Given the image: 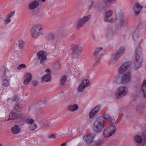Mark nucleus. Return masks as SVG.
Masks as SVG:
<instances>
[{"label": "nucleus", "instance_id": "obj_51", "mask_svg": "<svg viewBox=\"0 0 146 146\" xmlns=\"http://www.w3.org/2000/svg\"><path fill=\"white\" fill-rule=\"evenodd\" d=\"M26 65L24 64H21L19 65L17 67V69L18 70L21 69L22 68H25Z\"/></svg>", "mask_w": 146, "mask_h": 146}, {"label": "nucleus", "instance_id": "obj_47", "mask_svg": "<svg viewBox=\"0 0 146 146\" xmlns=\"http://www.w3.org/2000/svg\"><path fill=\"white\" fill-rule=\"evenodd\" d=\"M11 21L10 19L7 16L5 19L4 20V23L5 24H7L9 23Z\"/></svg>", "mask_w": 146, "mask_h": 146}, {"label": "nucleus", "instance_id": "obj_24", "mask_svg": "<svg viewBox=\"0 0 146 146\" xmlns=\"http://www.w3.org/2000/svg\"><path fill=\"white\" fill-rule=\"evenodd\" d=\"M78 108V106L76 104H74L69 106L68 108V110L69 111L73 112L77 110Z\"/></svg>", "mask_w": 146, "mask_h": 146}, {"label": "nucleus", "instance_id": "obj_35", "mask_svg": "<svg viewBox=\"0 0 146 146\" xmlns=\"http://www.w3.org/2000/svg\"><path fill=\"white\" fill-rule=\"evenodd\" d=\"M86 87L82 85L81 84H80L78 87L77 88V90L78 92H81L83 91V90Z\"/></svg>", "mask_w": 146, "mask_h": 146}, {"label": "nucleus", "instance_id": "obj_20", "mask_svg": "<svg viewBox=\"0 0 146 146\" xmlns=\"http://www.w3.org/2000/svg\"><path fill=\"white\" fill-rule=\"evenodd\" d=\"M39 4L38 1H34L29 5V8L30 10H33L37 7Z\"/></svg>", "mask_w": 146, "mask_h": 146}, {"label": "nucleus", "instance_id": "obj_31", "mask_svg": "<svg viewBox=\"0 0 146 146\" xmlns=\"http://www.w3.org/2000/svg\"><path fill=\"white\" fill-rule=\"evenodd\" d=\"M94 3V1L92 0H90L88 3V9L95 7Z\"/></svg>", "mask_w": 146, "mask_h": 146}, {"label": "nucleus", "instance_id": "obj_1", "mask_svg": "<svg viewBox=\"0 0 146 146\" xmlns=\"http://www.w3.org/2000/svg\"><path fill=\"white\" fill-rule=\"evenodd\" d=\"M104 118L103 116L98 118L94 123L93 129L94 131L99 133L102 131L103 128Z\"/></svg>", "mask_w": 146, "mask_h": 146}, {"label": "nucleus", "instance_id": "obj_26", "mask_svg": "<svg viewBox=\"0 0 146 146\" xmlns=\"http://www.w3.org/2000/svg\"><path fill=\"white\" fill-rule=\"evenodd\" d=\"M125 50L124 47L121 46L115 52L121 56L125 53Z\"/></svg>", "mask_w": 146, "mask_h": 146}, {"label": "nucleus", "instance_id": "obj_13", "mask_svg": "<svg viewBox=\"0 0 146 146\" xmlns=\"http://www.w3.org/2000/svg\"><path fill=\"white\" fill-rule=\"evenodd\" d=\"M95 137V135H92L88 136L85 135L83 137V139L85 141L87 144L89 145L91 144L92 145Z\"/></svg>", "mask_w": 146, "mask_h": 146}, {"label": "nucleus", "instance_id": "obj_6", "mask_svg": "<svg viewBox=\"0 0 146 146\" xmlns=\"http://www.w3.org/2000/svg\"><path fill=\"white\" fill-rule=\"evenodd\" d=\"M114 1V0H98L96 4L98 7V9L101 11L105 9V7H102L103 4L104 3L106 5L110 6V4L113 3Z\"/></svg>", "mask_w": 146, "mask_h": 146}, {"label": "nucleus", "instance_id": "obj_58", "mask_svg": "<svg viewBox=\"0 0 146 146\" xmlns=\"http://www.w3.org/2000/svg\"><path fill=\"white\" fill-rule=\"evenodd\" d=\"M45 72L47 73L46 74H50V70L49 69H47L45 70Z\"/></svg>", "mask_w": 146, "mask_h": 146}, {"label": "nucleus", "instance_id": "obj_37", "mask_svg": "<svg viewBox=\"0 0 146 146\" xmlns=\"http://www.w3.org/2000/svg\"><path fill=\"white\" fill-rule=\"evenodd\" d=\"M37 127V125L34 123L31 124L29 125V129L31 131H33L34 130L36 129V128Z\"/></svg>", "mask_w": 146, "mask_h": 146}, {"label": "nucleus", "instance_id": "obj_18", "mask_svg": "<svg viewBox=\"0 0 146 146\" xmlns=\"http://www.w3.org/2000/svg\"><path fill=\"white\" fill-rule=\"evenodd\" d=\"M120 56L117 54L116 52L113 54L112 57L110 61V63L111 64H113L115 63L117 61Z\"/></svg>", "mask_w": 146, "mask_h": 146}, {"label": "nucleus", "instance_id": "obj_44", "mask_svg": "<svg viewBox=\"0 0 146 146\" xmlns=\"http://www.w3.org/2000/svg\"><path fill=\"white\" fill-rule=\"evenodd\" d=\"M19 100L18 96L16 95H15L14 96L13 98H9L7 100V101L8 102L10 100H12L13 101L17 102Z\"/></svg>", "mask_w": 146, "mask_h": 146}, {"label": "nucleus", "instance_id": "obj_41", "mask_svg": "<svg viewBox=\"0 0 146 146\" xmlns=\"http://www.w3.org/2000/svg\"><path fill=\"white\" fill-rule=\"evenodd\" d=\"M116 21H117L116 17L115 18L114 17H112L110 19H108L105 21L109 23H113L115 22Z\"/></svg>", "mask_w": 146, "mask_h": 146}, {"label": "nucleus", "instance_id": "obj_5", "mask_svg": "<svg viewBox=\"0 0 146 146\" xmlns=\"http://www.w3.org/2000/svg\"><path fill=\"white\" fill-rule=\"evenodd\" d=\"M115 14L116 17L117 22L119 27H121L124 23V15L120 11H116Z\"/></svg>", "mask_w": 146, "mask_h": 146}, {"label": "nucleus", "instance_id": "obj_7", "mask_svg": "<svg viewBox=\"0 0 146 146\" xmlns=\"http://www.w3.org/2000/svg\"><path fill=\"white\" fill-rule=\"evenodd\" d=\"M116 130L115 126L111 125L106 127L104 130L103 135L105 137H108L113 134Z\"/></svg>", "mask_w": 146, "mask_h": 146}, {"label": "nucleus", "instance_id": "obj_2", "mask_svg": "<svg viewBox=\"0 0 146 146\" xmlns=\"http://www.w3.org/2000/svg\"><path fill=\"white\" fill-rule=\"evenodd\" d=\"M43 30L42 26L39 24L34 25L31 30V35L32 36L36 38L40 35L42 33Z\"/></svg>", "mask_w": 146, "mask_h": 146}, {"label": "nucleus", "instance_id": "obj_48", "mask_svg": "<svg viewBox=\"0 0 146 146\" xmlns=\"http://www.w3.org/2000/svg\"><path fill=\"white\" fill-rule=\"evenodd\" d=\"M15 12L14 11H12L9 13L7 15V16L10 19L11 17L13 16L15 14Z\"/></svg>", "mask_w": 146, "mask_h": 146}, {"label": "nucleus", "instance_id": "obj_8", "mask_svg": "<svg viewBox=\"0 0 146 146\" xmlns=\"http://www.w3.org/2000/svg\"><path fill=\"white\" fill-rule=\"evenodd\" d=\"M90 16H84L79 19L77 21L76 27L77 29H80L90 19Z\"/></svg>", "mask_w": 146, "mask_h": 146}, {"label": "nucleus", "instance_id": "obj_46", "mask_svg": "<svg viewBox=\"0 0 146 146\" xmlns=\"http://www.w3.org/2000/svg\"><path fill=\"white\" fill-rule=\"evenodd\" d=\"M100 108V106H97L96 107L93 109L92 110L93 111L96 113L98 112Z\"/></svg>", "mask_w": 146, "mask_h": 146}, {"label": "nucleus", "instance_id": "obj_50", "mask_svg": "<svg viewBox=\"0 0 146 146\" xmlns=\"http://www.w3.org/2000/svg\"><path fill=\"white\" fill-rule=\"evenodd\" d=\"M138 99V95L137 94H135L133 95L132 100L134 102L137 101Z\"/></svg>", "mask_w": 146, "mask_h": 146}, {"label": "nucleus", "instance_id": "obj_12", "mask_svg": "<svg viewBox=\"0 0 146 146\" xmlns=\"http://www.w3.org/2000/svg\"><path fill=\"white\" fill-rule=\"evenodd\" d=\"M111 111H107L105 113L104 117H103L104 118V121L105 120L108 119L111 122L113 123L115 121V119L113 116L112 115Z\"/></svg>", "mask_w": 146, "mask_h": 146}, {"label": "nucleus", "instance_id": "obj_38", "mask_svg": "<svg viewBox=\"0 0 146 146\" xmlns=\"http://www.w3.org/2000/svg\"><path fill=\"white\" fill-rule=\"evenodd\" d=\"M18 44V46L20 49H22L24 46V42L22 40H19Z\"/></svg>", "mask_w": 146, "mask_h": 146}, {"label": "nucleus", "instance_id": "obj_63", "mask_svg": "<svg viewBox=\"0 0 146 146\" xmlns=\"http://www.w3.org/2000/svg\"><path fill=\"white\" fill-rule=\"evenodd\" d=\"M46 0H41V1L43 2H44Z\"/></svg>", "mask_w": 146, "mask_h": 146}, {"label": "nucleus", "instance_id": "obj_16", "mask_svg": "<svg viewBox=\"0 0 146 146\" xmlns=\"http://www.w3.org/2000/svg\"><path fill=\"white\" fill-rule=\"evenodd\" d=\"M46 37L47 39L52 40H54L58 38L55 31L47 34Z\"/></svg>", "mask_w": 146, "mask_h": 146}, {"label": "nucleus", "instance_id": "obj_57", "mask_svg": "<svg viewBox=\"0 0 146 146\" xmlns=\"http://www.w3.org/2000/svg\"><path fill=\"white\" fill-rule=\"evenodd\" d=\"M137 35L136 33H134L133 34V39H134V40H135L137 38Z\"/></svg>", "mask_w": 146, "mask_h": 146}, {"label": "nucleus", "instance_id": "obj_36", "mask_svg": "<svg viewBox=\"0 0 146 146\" xmlns=\"http://www.w3.org/2000/svg\"><path fill=\"white\" fill-rule=\"evenodd\" d=\"M135 61L138 62H142L143 60L140 56V55L134 56Z\"/></svg>", "mask_w": 146, "mask_h": 146}, {"label": "nucleus", "instance_id": "obj_49", "mask_svg": "<svg viewBox=\"0 0 146 146\" xmlns=\"http://www.w3.org/2000/svg\"><path fill=\"white\" fill-rule=\"evenodd\" d=\"M96 113L92 110L89 113V117L90 118L93 117Z\"/></svg>", "mask_w": 146, "mask_h": 146}, {"label": "nucleus", "instance_id": "obj_56", "mask_svg": "<svg viewBox=\"0 0 146 146\" xmlns=\"http://www.w3.org/2000/svg\"><path fill=\"white\" fill-rule=\"evenodd\" d=\"M113 35V32L112 31H111V32H108L107 34V36L108 37H110V36H111Z\"/></svg>", "mask_w": 146, "mask_h": 146}, {"label": "nucleus", "instance_id": "obj_39", "mask_svg": "<svg viewBox=\"0 0 146 146\" xmlns=\"http://www.w3.org/2000/svg\"><path fill=\"white\" fill-rule=\"evenodd\" d=\"M103 48L102 47L97 48L95 49L94 54H102L101 53V51L102 50Z\"/></svg>", "mask_w": 146, "mask_h": 146}, {"label": "nucleus", "instance_id": "obj_15", "mask_svg": "<svg viewBox=\"0 0 146 146\" xmlns=\"http://www.w3.org/2000/svg\"><path fill=\"white\" fill-rule=\"evenodd\" d=\"M55 32L58 38L64 37L66 32L65 29L62 28L58 29Z\"/></svg>", "mask_w": 146, "mask_h": 146}, {"label": "nucleus", "instance_id": "obj_14", "mask_svg": "<svg viewBox=\"0 0 146 146\" xmlns=\"http://www.w3.org/2000/svg\"><path fill=\"white\" fill-rule=\"evenodd\" d=\"M15 110L11 112L10 114L8 120L11 119L14 120L17 119H19L21 118V116L18 115L17 112L15 111Z\"/></svg>", "mask_w": 146, "mask_h": 146}, {"label": "nucleus", "instance_id": "obj_22", "mask_svg": "<svg viewBox=\"0 0 146 146\" xmlns=\"http://www.w3.org/2000/svg\"><path fill=\"white\" fill-rule=\"evenodd\" d=\"M51 77L50 74H45L41 78V79L42 82H49L51 80Z\"/></svg>", "mask_w": 146, "mask_h": 146}, {"label": "nucleus", "instance_id": "obj_30", "mask_svg": "<svg viewBox=\"0 0 146 146\" xmlns=\"http://www.w3.org/2000/svg\"><path fill=\"white\" fill-rule=\"evenodd\" d=\"M90 83V82L89 80L85 79L83 80L81 84L82 85L86 87L88 86Z\"/></svg>", "mask_w": 146, "mask_h": 146}, {"label": "nucleus", "instance_id": "obj_40", "mask_svg": "<svg viewBox=\"0 0 146 146\" xmlns=\"http://www.w3.org/2000/svg\"><path fill=\"white\" fill-rule=\"evenodd\" d=\"M102 143L100 140H98L95 142L93 143L92 146H100L102 144Z\"/></svg>", "mask_w": 146, "mask_h": 146}, {"label": "nucleus", "instance_id": "obj_29", "mask_svg": "<svg viewBox=\"0 0 146 146\" xmlns=\"http://www.w3.org/2000/svg\"><path fill=\"white\" fill-rule=\"evenodd\" d=\"M94 55L95 61L96 62H98L100 60L102 55V54H94Z\"/></svg>", "mask_w": 146, "mask_h": 146}, {"label": "nucleus", "instance_id": "obj_10", "mask_svg": "<svg viewBox=\"0 0 146 146\" xmlns=\"http://www.w3.org/2000/svg\"><path fill=\"white\" fill-rule=\"evenodd\" d=\"M37 56L40 63L42 65L44 64L47 59L46 53L43 51H41L37 53Z\"/></svg>", "mask_w": 146, "mask_h": 146}, {"label": "nucleus", "instance_id": "obj_33", "mask_svg": "<svg viewBox=\"0 0 146 146\" xmlns=\"http://www.w3.org/2000/svg\"><path fill=\"white\" fill-rule=\"evenodd\" d=\"M136 110L139 112H141L143 111L144 107L142 105H138L136 108Z\"/></svg>", "mask_w": 146, "mask_h": 146}, {"label": "nucleus", "instance_id": "obj_45", "mask_svg": "<svg viewBox=\"0 0 146 146\" xmlns=\"http://www.w3.org/2000/svg\"><path fill=\"white\" fill-rule=\"evenodd\" d=\"M144 87H142L141 86V91L142 93L143 97L146 99V93L145 92V90L143 88Z\"/></svg>", "mask_w": 146, "mask_h": 146}, {"label": "nucleus", "instance_id": "obj_60", "mask_svg": "<svg viewBox=\"0 0 146 146\" xmlns=\"http://www.w3.org/2000/svg\"><path fill=\"white\" fill-rule=\"evenodd\" d=\"M108 146H116V145L114 144H109L108 145Z\"/></svg>", "mask_w": 146, "mask_h": 146}, {"label": "nucleus", "instance_id": "obj_4", "mask_svg": "<svg viewBox=\"0 0 146 146\" xmlns=\"http://www.w3.org/2000/svg\"><path fill=\"white\" fill-rule=\"evenodd\" d=\"M135 143V146H143V142L146 141V131H144L141 135H136L133 138Z\"/></svg>", "mask_w": 146, "mask_h": 146}, {"label": "nucleus", "instance_id": "obj_27", "mask_svg": "<svg viewBox=\"0 0 146 146\" xmlns=\"http://www.w3.org/2000/svg\"><path fill=\"white\" fill-rule=\"evenodd\" d=\"M141 49L140 46H137L135 49L134 56L140 55L141 54Z\"/></svg>", "mask_w": 146, "mask_h": 146}, {"label": "nucleus", "instance_id": "obj_17", "mask_svg": "<svg viewBox=\"0 0 146 146\" xmlns=\"http://www.w3.org/2000/svg\"><path fill=\"white\" fill-rule=\"evenodd\" d=\"M142 8L143 7L140 5L139 3H136L133 7L135 14L137 15L139 14Z\"/></svg>", "mask_w": 146, "mask_h": 146}, {"label": "nucleus", "instance_id": "obj_3", "mask_svg": "<svg viewBox=\"0 0 146 146\" xmlns=\"http://www.w3.org/2000/svg\"><path fill=\"white\" fill-rule=\"evenodd\" d=\"M128 94V91L127 88L124 86H121L116 89L115 96L117 98L120 99Z\"/></svg>", "mask_w": 146, "mask_h": 146}, {"label": "nucleus", "instance_id": "obj_11", "mask_svg": "<svg viewBox=\"0 0 146 146\" xmlns=\"http://www.w3.org/2000/svg\"><path fill=\"white\" fill-rule=\"evenodd\" d=\"M131 81V74L129 72L124 73L122 75L121 80V82L125 84L130 82Z\"/></svg>", "mask_w": 146, "mask_h": 146}, {"label": "nucleus", "instance_id": "obj_19", "mask_svg": "<svg viewBox=\"0 0 146 146\" xmlns=\"http://www.w3.org/2000/svg\"><path fill=\"white\" fill-rule=\"evenodd\" d=\"M82 50V47L80 45H76L75 46L74 48L72 51V53L75 54L76 56L80 54V52Z\"/></svg>", "mask_w": 146, "mask_h": 146}, {"label": "nucleus", "instance_id": "obj_52", "mask_svg": "<svg viewBox=\"0 0 146 146\" xmlns=\"http://www.w3.org/2000/svg\"><path fill=\"white\" fill-rule=\"evenodd\" d=\"M141 86L144 88H146V79H145L143 80Z\"/></svg>", "mask_w": 146, "mask_h": 146}, {"label": "nucleus", "instance_id": "obj_25", "mask_svg": "<svg viewBox=\"0 0 146 146\" xmlns=\"http://www.w3.org/2000/svg\"><path fill=\"white\" fill-rule=\"evenodd\" d=\"M113 13V11L111 10L106 11L105 13L104 20L105 21L108 19H110L112 16Z\"/></svg>", "mask_w": 146, "mask_h": 146}, {"label": "nucleus", "instance_id": "obj_54", "mask_svg": "<svg viewBox=\"0 0 146 146\" xmlns=\"http://www.w3.org/2000/svg\"><path fill=\"white\" fill-rule=\"evenodd\" d=\"M48 138L50 139H54L56 138V136L55 134H51L49 136Z\"/></svg>", "mask_w": 146, "mask_h": 146}, {"label": "nucleus", "instance_id": "obj_53", "mask_svg": "<svg viewBox=\"0 0 146 146\" xmlns=\"http://www.w3.org/2000/svg\"><path fill=\"white\" fill-rule=\"evenodd\" d=\"M60 64L58 63L57 62L54 65V69H58L60 68Z\"/></svg>", "mask_w": 146, "mask_h": 146}, {"label": "nucleus", "instance_id": "obj_64", "mask_svg": "<svg viewBox=\"0 0 146 146\" xmlns=\"http://www.w3.org/2000/svg\"><path fill=\"white\" fill-rule=\"evenodd\" d=\"M0 146H3V145L2 144H0Z\"/></svg>", "mask_w": 146, "mask_h": 146}, {"label": "nucleus", "instance_id": "obj_62", "mask_svg": "<svg viewBox=\"0 0 146 146\" xmlns=\"http://www.w3.org/2000/svg\"><path fill=\"white\" fill-rule=\"evenodd\" d=\"M66 143H64L61 144L60 146H66Z\"/></svg>", "mask_w": 146, "mask_h": 146}, {"label": "nucleus", "instance_id": "obj_43", "mask_svg": "<svg viewBox=\"0 0 146 146\" xmlns=\"http://www.w3.org/2000/svg\"><path fill=\"white\" fill-rule=\"evenodd\" d=\"M25 121L27 124L30 125L34 123V120L33 119L28 118L26 119Z\"/></svg>", "mask_w": 146, "mask_h": 146}, {"label": "nucleus", "instance_id": "obj_59", "mask_svg": "<svg viewBox=\"0 0 146 146\" xmlns=\"http://www.w3.org/2000/svg\"><path fill=\"white\" fill-rule=\"evenodd\" d=\"M38 82L36 81H34L33 82V85L34 86H37L38 85Z\"/></svg>", "mask_w": 146, "mask_h": 146}, {"label": "nucleus", "instance_id": "obj_34", "mask_svg": "<svg viewBox=\"0 0 146 146\" xmlns=\"http://www.w3.org/2000/svg\"><path fill=\"white\" fill-rule=\"evenodd\" d=\"M142 62H138L135 61L134 63V68L135 70L138 69L141 66Z\"/></svg>", "mask_w": 146, "mask_h": 146}, {"label": "nucleus", "instance_id": "obj_61", "mask_svg": "<svg viewBox=\"0 0 146 146\" xmlns=\"http://www.w3.org/2000/svg\"><path fill=\"white\" fill-rule=\"evenodd\" d=\"M143 42V40H141L140 41V42H139V45L138 46H140L141 44Z\"/></svg>", "mask_w": 146, "mask_h": 146}, {"label": "nucleus", "instance_id": "obj_55", "mask_svg": "<svg viewBox=\"0 0 146 146\" xmlns=\"http://www.w3.org/2000/svg\"><path fill=\"white\" fill-rule=\"evenodd\" d=\"M20 108V107H19V104L17 103V105L15 107V109L14 110H15V111L17 112V111L19 110Z\"/></svg>", "mask_w": 146, "mask_h": 146}, {"label": "nucleus", "instance_id": "obj_9", "mask_svg": "<svg viewBox=\"0 0 146 146\" xmlns=\"http://www.w3.org/2000/svg\"><path fill=\"white\" fill-rule=\"evenodd\" d=\"M131 62L128 61L125 62L121 65L118 70L119 73L122 74L126 71L129 67L131 65Z\"/></svg>", "mask_w": 146, "mask_h": 146}, {"label": "nucleus", "instance_id": "obj_21", "mask_svg": "<svg viewBox=\"0 0 146 146\" xmlns=\"http://www.w3.org/2000/svg\"><path fill=\"white\" fill-rule=\"evenodd\" d=\"M21 131V128L19 126L17 125H16L13 126L11 128V131L13 134H17L20 133Z\"/></svg>", "mask_w": 146, "mask_h": 146}, {"label": "nucleus", "instance_id": "obj_23", "mask_svg": "<svg viewBox=\"0 0 146 146\" xmlns=\"http://www.w3.org/2000/svg\"><path fill=\"white\" fill-rule=\"evenodd\" d=\"M25 78L24 82V83L25 84H27V83L29 82L31 80V76L30 73H27L25 76Z\"/></svg>", "mask_w": 146, "mask_h": 146}, {"label": "nucleus", "instance_id": "obj_28", "mask_svg": "<svg viewBox=\"0 0 146 146\" xmlns=\"http://www.w3.org/2000/svg\"><path fill=\"white\" fill-rule=\"evenodd\" d=\"M3 84L4 86L7 87L9 85V81L7 76H5L3 79Z\"/></svg>", "mask_w": 146, "mask_h": 146}, {"label": "nucleus", "instance_id": "obj_32", "mask_svg": "<svg viewBox=\"0 0 146 146\" xmlns=\"http://www.w3.org/2000/svg\"><path fill=\"white\" fill-rule=\"evenodd\" d=\"M67 80V77L65 76H62L60 78V85L64 86Z\"/></svg>", "mask_w": 146, "mask_h": 146}, {"label": "nucleus", "instance_id": "obj_42", "mask_svg": "<svg viewBox=\"0 0 146 146\" xmlns=\"http://www.w3.org/2000/svg\"><path fill=\"white\" fill-rule=\"evenodd\" d=\"M43 126L45 127H50L52 126L51 123L48 121H45L43 124Z\"/></svg>", "mask_w": 146, "mask_h": 146}]
</instances>
